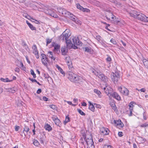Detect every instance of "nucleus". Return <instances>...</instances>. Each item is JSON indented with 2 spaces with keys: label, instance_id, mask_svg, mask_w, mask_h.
I'll return each instance as SVG.
<instances>
[{
  "label": "nucleus",
  "instance_id": "1",
  "mask_svg": "<svg viewBox=\"0 0 148 148\" xmlns=\"http://www.w3.org/2000/svg\"><path fill=\"white\" fill-rule=\"evenodd\" d=\"M70 36L69 33L64 32L60 37V39L61 40H65L67 48L70 49L72 47L76 49L77 48V45L82 46V43L79 41L77 38L73 37L72 38V41L69 39Z\"/></svg>",
  "mask_w": 148,
  "mask_h": 148
},
{
  "label": "nucleus",
  "instance_id": "2",
  "mask_svg": "<svg viewBox=\"0 0 148 148\" xmlns=\"http://www.w3.org/2000/svg\"><path fill=\"white\" fill-rule=\"evenodd\" d=\"M127 12L131 16L137 18L141 21L148 22V17L144 14L131 9H128Z\"/></svg>",
  "mask_w": 148,
  "mask_h": 148
},
{
  "label": "nucleus",
  "instance_id": "3",
  "mask_svg": "<svg viewBox=\"0 0 148 148\" xmlns=\"http://www.w3.org/2000/svg\"><path fill=\"white\" fill-rule=\"evenodd\" d=\"M118 90L120 93L125 96H128L129 94L128 90L123 86H118Z\"/></svg>",
  "mask_w": 148,
  "mask_h": 148
},
{
  "label": "nucleus",
  "instance_id": "4",
  "mask_svg": "<svg viewBox=\"0 0 148 148\" xmlns=\"http://www.w3.org/2000/svg\"><path fill=\"white\" fill-rule=\"evenodd\" d=\"M85 139H86V143L88 146H90L91 147H92V148H94V142L91 135H90L89 138L86 137Z\"/></svg>",
  "mask_w": 148,
  "mask_h": 148
},
{
  "label": "nucleus",
  "instance_id": "5",
  "mask_svg": "<svg viewBox=\"0 0 148 148\" xmlns=\"http://www.w3.org/2000/svg\"><path fill=\"white\" fill-rule=\"evenodd\" d=\"M41 58L42 63L46 66H47V63H49V61L46 55L44 54H42L41 55Z\"/></svg>",
  "mask_w": 148,
  "mask_h": 148
},
{
  "label": "nucleus",
  "instance_id": "6",
  "mask_svg": "<svg viewBox=\"0 0 148 148\" xmlns=\"http://www.w3.org/2000/svg\"><path fill=\"white\" fill-rule=\"evenodd\" d=\"M113 124L117 127L119 129L122 128L124 126V124L120 120L117 121L114 120Z\"/></svg>",
  "mask_w": 148,
  "mask_h": 148
},
{
  "label": "nucleus",
  "instance_id": "7",
  "mask_svg": "<svg viewBox=\"0 0 148 148\" xmlns=\"http://www.w3.org/2000/svg\"><path fill=\"white\" fill-rule=\"evenodd\" d=\"M112 73L113 74L112 75L113 78H112V79L114 83H115L116 82H118L120 77V76L118 72L117 71L115 72V73Z\"/></svg>",
  "mask_w": 148,
  "mask_h": 148
},
{
  "label": "nucleus",
  "instance_id": "8",
  "mask_svg": "<svg viewBox=\"0 0 148 148\" xmlns=\"http://www.w3.org/2000/svg\"><path fill=\"white\" fill-rule=\"evenodd\" d=\"M67 17L69 18L70 19L74 21L76 23L80 24V21H78L77 18L72 14L70 13V14Z\"/></svg>",
  "mask_w": 148,
  "mask_h": 148
},
{
  "label": "nucleus",
  "instance_id": "9",
  "mask_svg": "<svg viewBox=\"0 0 148 148\" xmlns=\"http://www.w3.org/2000/svg\"><path fill=\"white\" fill-rule=\"evenodd\" d=\"M76 76V75L72 72L69 71L68 73V78L72 82H73L74 81V79Z\"/></svg>",
  "mask_w": 148,
  "mask_h": 148
},
{
  "label": "nucleus",
  "instance_id": "10",
  "mask_svg": "<svg viewBox=\"0 0 148 148\" xmlns=\"http://www.w3.org/2000/svg\"><path fill=\"white\" fill-rule=\"evenodd\" d=\"M104 90H105L106 93L108 96L109 98L110 99L111 96V88L110 87H108L107 86L106 87H104L103 88Z\"/></svg>",
  "mask_w": 148,
  "mask_h": 148
},
{
  "label": "nucleus",
  "instance_id": "11",
  "mask_svg": "<svg viewBox=\"0 0 148 148\" xmlns=\"http://www.w3.org/2000/svg\"><path fill=\"white\" fill-rule=\"evenodd\" d=\"M52 118L55 124L58 126H60L61 123L58 118L55 116H53Z\"/></svg>",
  "mask_w": 148,
  "mask_h": 148
},
{
  "label": "nucleus",
  "instance_id": "12",
  "mask_svg": "<svg viewBox=\"0 0 148 148\" xmlns=\"http://www.w3.org/2000/svg\"><path fill=\"white\" fill-rule=\"evenodd\" d=\"M98 77L105 83H106L108 81V78L107 77L101 73H99Z\"/></svg>",
  "mask_w": 148,
  "mask_h": 148
},
{
  "label": "nucleus",
  "instance_id": "13",
  "mask_svg": "<svg viewBox=\"0 0 148 148\" xmlns=\"http://www.w3.org/2000/svg\"><path fill=\"white\" fill-rule=\"evenodd\" d=\"M83 78L81 77L78 76L76 75V76L75 77L74 81L73 82L76 83L81 84V82H83Z\"/></svg>",
  "mask_w": 148,
  "mask_h": 148
},
{
  "label": "nucleus",
  "instance_id": "14",
  "mask_svg": "<svg viewBox=\"0 0 148 148\" xmlns=\"http://www.w3.org/2000/svg\"><path fill=\"white\" fill-rule=\"evenodd\" d=\"M120 23V21L118 20V18L113 14H112V24H118Z\"/></svg>",
  "mask_w": 148,
  "mask_h": 148
},
{
  "label": "nucleus",
  "instance_id": "15",
  "mask_svg": "<svg viewBox=\"0 0 148 148\" xmlns=\"http://www.w3.org/2000/svg\"><path fill=\"white\" fill-rule=\"evenodd\" d=\"M112 97L118 101L121 100V97L118 93L116 92H114L112 93Z\"/></svg>",
  "mask_w": 148,
  "mask_h": 148
},
{
  "label": "nucleus",
  "instance_id": "16",
  "mask_svg": "<svg viewBox=\"0 0 148 148\" xmlns=\"http://www.w3.org/2000/svg\"><path fill=\"white\" fill-rule=\"evenodd\" d=\"M53 46L54 47V51L57 53H58L60 52V46L58 45V44H56L54 45Z\"/></svg>",
  "mask_w": 148,
  "mask_h": 148
},
{
  "label": "nucleus",
  "instance_id": "17",
  "mask_svg": "<svg viewBox=\"0 0 148 148\" xmlns=\"http://www.w3.org/2000/svg\"><path fill=\"white\" fill-rule=\"evenodd\" d=\"M83 50L89 53H92L93 52V50L90 47H86L83 48Z\"/></svg>",
  "mask_w": 148,
  "mask_h": 148
},
{
  "label": "nucleus",
  "instance_id": "18",
  "mask_svg": "<svg viewBox=\"0 0 148 148\" xmlns=\"http://www.w3.org/2000/svg\"><path fill=\"white\" fill-rule=\"evenodd\" d=\"M33 49V53L34 54H38V51L37 50V47L36 45H34L32 47Z\"/></svg>",
  "mask_w": 148,
  "mask_h": 148
},
{
  "label": "nucleus",
  "instance_id": "19",
  "mask_svg": "<svg viewBox=\"0 0 148 148\" xmlns=\"http://www.w3.org/2000/svg\"><path fill=\"white\" fill-rule=\"evenodd\" d=\"M112 109L116 113L118 112V110L114 102L112 101Z\"/></svg>",
  "mask_w": 148,
  "mask_h": 148
},
{
  "label": "nucleus",
  "instance_id": "20",
  "mask_svg": "<svg viewBox=\"0 0 148 148\" xmlns=\"http://www.w3.org/2000/svg\"><path fill=\"white\" fill-rule=\"evenodd\" d=\"M61 50L62 54L64 55H65L67 52L68 49L67 48L64 46L62 47Z\"/></svg>",
  "mask_w": 148,
  "mask_h": 148
},
{
  "label": "nucleus",
  "instance_id": "21",
  "mask_svg": "<svg viewBox=\"0 0 148 148\" xmlns=\"http://www.w3.org/2000/svg\"><path fill=\"white\" fill-rule=\"evenodd\" d=\"M56 68L58 69V71L62 74L64 75L65 73L64 71L58 65H56Z\"/></svg>",
  "mask_w": 148,
  "mask_h": 148
},
{
  "label": "nucleus",
  "instance_id": "22",
  "mask_svg": "<svg viewBox=\"0 0 148 148\" xmlns=\"http://www.w3.org/2000/svg\"><path fill=\"white\" fill-rule=\"evenodd\" d=\"M8 89V91L10 92H11L12 93H14L17 90L16 88L15 87L9 88Z\"/></svg>",
  "mask_w": 148,
  "mask_h": 148
},
{
  "label": "nucleus",
  "instance_id": "23",
  "mask_svg": "<svg viewBox=\"0 0 148 148\" xmlns=\"http://www.w3.org/2000/svg\"><path fill=\"white\" fill-rule=\"evenodd\" d=\"M89 103L90 104L89 106V109L93 112L94 111L95 109L94 106L89 101Z\"/></svg>",
  "mask_w": 148,
  "mask_h": 148
},
{
  "label": "nucleus",
  "instance_id": "24",
  "mask_svg": "<svg viewBox=\"0 0 148 148\" xmlns=\"http://www.w3.org/2000/svg\"><path fill=\"white\" fill-rule=\"evenodd\" d=\"M142 60L145 66L148 69V60L146 59H143Z\"/></svg>",
  "mask_w": 148,
  "mask_h": 148
},
{
  "label": "nucleus",
  "instance_id": "25",
  "mask_svg": "<svg viewBox=\"0 0 148 148\" xmlns=\"http://www.w3.org/2000/svg\"><path fill=\"white\" fill-rule=\"evenodd\" d=\"M26 23L27 25H28L29 28L32 30H35L36 29V28L34 27L33 25L29 23L27 21H26Z\"/></svg>",
  "mask_w": 148,
  "mask_h": 148
},
{
  "label": "nucleus",
  "instance_id": "26",
  "mask_svg": "<svg viewBox=\"0 0 148 148\" xmlns=\"http://www.w3.org/2000/svg\"><path fill=\"white\" fill-rule=\"evenodd\" d=\"M45 128L46 130H48L49 131H51L52 130V127L49 125L48 124H47L45 125Z\"/></svg>",
  "mask_w": 148,
  "mask_h": 148
},
{
  "label": "nucleus",
  "instance_id": "27",
  "mask_svg": "<svg viewBox=\"0 0 148 148\" xmlns=\"http://www.w3.org/2000/svg\"><path fill=\"white\" fill-rule=\"evenodd\" d=\"M46 13L50 15V16L52 15V13L54 12V10L52 9H48L45 12Z\"/></svg>",
  "mask_w": 148,
  "mask_h": 148
},
{
  "label": "nucleus",
  "instance_id": "28",
  "mask_svg": "<svg viewBox=\"0 0 148 148\" xmlns=\"http://www.w3.org/2000/svg\"><path fill=\"white\" fill-rule=\"evenodd\" d=\"M65 60L66 62L67 63V64H71V61L70 60V57L69 56H67V57H65Z\"/></svg>",
  "mask_w": 148,
  "mask_h": 148
},
{
  "label": "nucleus",
  "instance_id": "29",
  "mask_svg": "<svg viewBox=\"0 0 148 148\" xmlns=\"http://www.w3.org/2000/svg\"><path fill=\"white\" fill-rule=\"evenodd\" d=\"M63 12L62 14V15L65 16H66L68 17V16L70 14V12L64 9L63 10Z\"/></svg>",
  "mask_w": 148,
  "mask_h": 148
},
{
  "label": "nucleus",
  "instance_id": "30",
  "mask_svg": "<svg viewBox=\"0 0 148 148\" xmlns=\"http://www.w3.org/2000/svg\"><path fill=\"white\" fill-rule=\"evenodd\" d=\"M135 103L132 101L131 102L129 105V109L130 110H132L134 106V104H135Z\"/></svg>",
  "mask_w": 148,
  "mask_h": 148
},
{
  "label": "nucleus",
  "instance_id": "31",
  "mask_svg": "<svg viewBox=\"0 0 148 148\" xmlns=\"http://www.w3.org/2000/svg\"><path fill=\"white\" fill-rule=\"evenodd\" d=\"M108 129L106 130L103 128L100 130V132L106 135L108 133Z\"/></svg>",
  "mask_w": 148,
  "mask_h": 148
},
{
  "label": "nucleus",
  "instance_id": "32",
  "mask_svg": "<svg viewBox=\"0 0 148 148\" xmlns=\"http://www.w3.org/2000/svg\"><path fill=\"white\" fill-rule=\"evenodd\" d=\"M21 66V69L23 71H25L26 70L25 67L23 65V63L21 62L19 63V65H18V66Z\"/></svg>",
  "mask_w": 148,
  "mask_h": 148
},
{
  "label": "nucleus",
  "instance_id": "33",
  "mask_svg": "<svg viewBox=\"0 0 148 148\" xmlns=\"http://www.w3.org/2000/svg\"><path fill=\"white\" fill-rule=\"evenodd\" d=\"M23 132H25L27 133L29 130V128L28 126L25 125L24 127L23 128Z\"/></svg>",
  "mask_w": 148,
  "mask_h": 148
},
{
  "label": "nucleus",
  "instance_id": "34",
  "mask_svg": "<svg viewBox=\"0 0 148 148\" xmlns=\"http://www.w3.org/2000/svg\"><path fill=\"white\" fill-rule=\"evenodd\" d=\"M94 92L97 94L99 97H101V92L97 89H95Z\"/></svg>",
  "mask_w": 148,
  "mask_h": 148
},
{
  "label": "nucleus",
  "instance_id": "35",
  "mask_svg": "<svg viewBox=\"0 0 148 148\" xmlns=\"http://www.w3.org/2000/svg\"><path fill=\"white\" fill-rule=\"evenodd\" d=\"M70 121V118L69 116V115H67L66 116V119L65 121H64V123L65 124H66L68 122H69Z\"/></svg>",
  "mask_w": 148,
  "mask_h": 148
},
{
  "label": "nucleus",
  "instance_id": "36",
  "mask_svg": "<svg viewBox=\"0 0 148 148\" xmlns=\"http://www.w3.org/2000/svg\"><path fill=\"white\" fill-rule=\"evenodd\" d=\"M0 79L1 81L5 82H8L11 81V80H9V79L7 78L5 79L1 78Z\"/></svg>",
  "mask_w": 148,
  "mask_h": 148
},
{
  "label": "nucleus",
  "instance_id": "37",
  "mask_svg": "<svg viewBox=\"0 0 148 148\" xmlns=\"http://www.w3.org/2000/svg\"><path fill=\"white\" fill-rule=\"evenodd\" d=\"M78 112L81 115L85 116L86 114L84 113L81 110L79 109H77Z\"/></svg>",
  "mask_w": 148,
  "mask_h": 148
},
{
  "label": "nucleus",
  "instance_id": "38",
  "mask_svg": "<svg viewBox=\"0 0 148 148\" xmlns=\"http://www.w3.org/2000/svg\"><path fill=\"white\" fill-rule=\"evenodd\" d=\"M34 145L36 146H37L39 145V143L36 140H34V141L33 142Z\"/></svg>",
  "mask_w": 148,
  "mask_h": 148
},
{
  "label": "nucleus",
  "instance_id": "39",
  "mask_svg": "<svg viewBox=\"0 0 148 148\" xmlns=\"http://www.w3.org/2000/svg\"><path fill=\"white\" fill-rule=\"evenodd\" d=\"M30 72L31 74L32 75H33V78H36V74L34 73V71L32 69H31L30 71Z\"/></svg>",
  "mask_w": 148,
  "mask_h": 148
},
{
  "label": "nucleus",
  "instance_id": "40",
  "mask_svg": "<svg viewBox=\"0 0 148 148\" xmlns=\"http://www.w3.org/2000/svg\"><path fill=\"white\" fill-rule=\"evenodd\" d=\"M47 43L46 45L47 46L48 45L51 43L52 41V39L47 38L46 39Z\"/></svg>",
  "mask_w": 148,
  "mask_h": 148
},
{
  "label": "nucleus",
  "instance_id": "41",
  "mask_svg": "<svg viewBox=\"0 0 148 148\" xmlns=\"http://www.w3.org/2000/svg\"><path fill=\"white\" fill-rule=\"evenodd\" d=\"M77 7V8L79 9V10L82 11L83 7L81 6L79 4H76Z\"/></svg>",
  "mask_w": 148,
  "mask_h": 148
},
{
  "label": "nucleus",
  "instance_id": "42",
  "mask_svg": "<svg viewBox=\"0 0 148 148\" xmlns=\"http://www.w3.org/2000/svg\"><path fill=\"white\" fill-rule=\"evenodd\" d=\"M92 72L96 76H97L98 77V75H99L100 73H98V72L96 71L95 70H92Z\"/></svg>",
  "mask_w": 148,
  "mask_h": 148
},
{
  "label": "nucleus",
  "instance_id": "43",
  "mask_svg": "<svg viewBox=\"0 0 148 148\" xmlns=\"http://www.w3.org/2000/svg\"><path fill=\"white\" fill-rule=\"evenodd\" d=\"M64 8H58V12L60 13H61L62 14V13L63 12V10H64Z\"/></svg>",
  "mask_w": 148,
  "mask_h": 148
},
{
  "label": "nucleus",
  "instance_id": "44",
  "mask_svg": "<svg viewBox=\"0 0 148 148\" xmlns=\"http://www.w3.org/2000/svg\"><path fill=\"white\" fill-rule=\"evenodd\" d=\"M82 11L86 12H90V10L86 8H83V9H82Z\"/></svg>",
  "mask_w": 148,
  "mask_h": 148
},
{
  "label": "nucleus",
  "instance_id": "45",
  "mask_svg": "<svg viewBox=\"0 0 148 148\" xmlns=\"http://www.w3.org/2000/svg\"><path fill=\"white\" fill-rule=\"evenodd\" d=\"M49 107L50 108H51L52 109L54 110H56V106L54 105H51L49 106Z\"/></svg>",
  "mask_w": 148,
  "mask_h": 148
},
{
  "label": "nucleus",
  "instance_id": "46",
  "mask_svg": "<svg viewBox=\"0 0 148 148\" xmlns=\"http://www.w3.org/2000/svg\"><path fill=\"white\" fill-rule=\"evenodd\" d=\"M23 46L24 47H25V48L27 51H28V50L29 49V48H28V47L27 46L26 44V43H25V42L23 43Z\"/></svg>",
  "mask_w": 148,
  "mask_h": 148
},
{
  "label": "nucleus",
  "instance_id": "47",
  "mask_svg": "<svg viewBox=\"0 0 148 148\" xmlns=\"http://www.w3.org/2000/svg\"><path fill=\"white\" fill-rule=\"evenodd\" d=\"M94 105H95V107L97 108H99L100 109L101 108V106L99 104L95 103Z\"/></svg>",
  "mask_w": 148,
  "mask_h": 148
},
{
  "label": "nucleus",
  "instance_id": "48",
  "mask_svg": "<svg viewBox=\"0 0 148 148\" xmlns=\"http://www.w3.org/2000/svg\"><path fill=\"white\" fill-rule=\"evenodd\" d=\"M103 148H111V145H105L103 146Z\"/></svg>",
  "mask_w": 148,
  "mask_h": 148
},
{
  "label": "nucleus",
  "instance_id": "49",
  "mask_svg": "<svg viewBox=\"0 0 148 148\" xmlns=\"http://www.w3.org/2000/svg\"><path fill=\"white\" fill-rule=\"evenodd\" d=\"M31 18L32 19V20L34 21H33L35 22L36 23L38 24L40 23V22L39 21H38L36 20L35 19L33 18Z\"/></svg>",
  "mask_w": 148,
  "mask_h": 148
},
{
  "label": "nucleus",
  "instance_id": "50",
  "mask_svg": "<svg viewBox=\"0 0 148 148\" xmlns=\"http://www.w3.org/2000/svg\"><path fill=\"white\" fill-rule=\"evenodd\" d=\"M68 66L69 68V69L72 70V69H72V68L73 67L72 63H71V64H68Z\"/></svg>",
  "mask_w": 148,
  "mask_h": 148
},
{
  "label": "nucleus",
  "instance_id": "51",
  "mask_svg": "<svg viewBox=\"0 0 148 148\" xmlns=\"http://www.w3.org/2000/svg\"><path fill=\"white\" fill-rule=\"evenodd\" d=\"M29 79L32 82H37V80L35 79H33L31 78H29Z\"/></svg>",
  "mask_w": 148,
  "mask_h": 148
},
{
  "label": "nucleus",
  "instance_id": "52",
  "mask_svg": "<svg viewBox=\"0 0 148 148\" xmlns=\"http://www.w3.org/2000/svg\"><path fill=\"white\" fill-rule=\"evenodd\" d=\"M123 133L122 132H119L118 133V135L119 137H122L123 136Z\"/></svg>",
  "mask_w": 148,
  "mask_h": 148
},
{
  "label": "nucleus",
  "instance_id": "53",
  "mask_svg": "<svg viewBox=\"0 0 148 148\" xmlns=\"http://www.w3.org/2000/svg\"><path fill=\"white\" fill-rule=\"evenodd\" d=\"M52 14H53L52 15H51V16H53L55 18H57L58 17V16L57 14H54V12L53 13H52Z\"/></svg>",
  "mask_w": 148,
  "mask_h": 148
},
{
  "label": "nucleus",
  "instance_id": "54",
  "mask_svg": "<svg viewBox=\"0 0 148 148\" xmlns=\"http://www.w3.org/2000/svg\"><path fill=\"white\" fill-rule=\"evenodd\" d=\"M139 140H140L141 141V143H143L144 142V141H145L144 139L142 137H139Z\"/></svg>",
  "mask_w": 148,
  "mask_h": 148
},
{
  "label": "nucleus",
  "instance_id": "55",
  "mask_svg": "<svg viewBox=\"0 0 148 148\" xmlns=\"http://www.w3.org/2000/svg\"><path fill=\"white\" fill-rule=\"evenodd\" d=\"M148 126V124L146 123H144L141 125V127H146Z\"/></svg>",
  "mask_w": 148,
  "mask_h": 148
},
{
  "label": "nucleus",
  "instance_id": "56",
  "mask_svg": "<svg viewBox=\"0 0 148 148\" xmlns=\"http://www.w3.org/2000/svg\"><path fill=\"white\" fill-rule=\"evenodd\" d=\"M48 53H49V57H50V56H53V53L51 51H49L48 52Z\"/></svg>",
  "mask_w": 148,
  "mask_h": 148
},
{
  "label": "nucleus",
  "instance_id": "57",
  "mask_svg": "<svg viewBox=\"0 0 148 148\" xmlns=\"http://www.w3.org/2000/svg\"><path fill=\"white\" fill-rule=\"evenodd\" d=\"M112 3L116 5L117 3V1L115 0H112Z\"/></svg>",
  "mask_w": 148,
  "mask_h": 148
},
{
  "label": "nucleus",
  "instance_id": "58",
  "mask_svg": "<svg viewBox=\"0 0 148 148\" xmlns=\"http://www.w3.org/2000/svg\"><path fill=\"white\" fill-rule=\"evenodd\" d=\"M15 71L16 72L19 73L20 71V69H19V68H16L15 69Z\"/></svg>",
  "mask_w": 148,
  "mask_h": 148
},
{
  "label": "nucleus",
  "instance_id": "59",
  "mask_svg": "<svg viewBox=\"0 0 148 148\" xmlns=\"http://www.w3.org/2000/svg\"><path fill=\"white\" fill-rule=\"evenodd\" d=\"M20 128L19 126H16L15 128V131H17Z\"/></svg>",
  "mask_w": 148,
  "mask_h": 148
},
{
  "label": "nucleus",
  "instance_id": "60",
  "mask_svg": "<svg viewBox=\"0 0 148 148\" xmlns=\"http://www.w3.org/2000/svg\"><path fill=\"white\" fill-rule=\"evenodd\" d=\"M121 3L117 2V3H116V6L118 7H120L121 6Z\"/></svg>",
  "mask_w": 148,
  "mask_h": 148
},
{
  "label": "nucleus",
  "instance_id": "61",
  "mask_svg": "<svg viewBox=\"0 0 148 148\" xmlns=\"http://www.w3.org/2000/svg\"><path fill=\"white\" fill-rule=\"evenodd\" d=\"M40 143L41 144H44V140L42 138H40Z\"/></svg>",
  "mask_w": 148,
  "mask_h": 148
},
{
  "label": "nucleus",
  "instance_id": "62",
  "mask_svg": "<svg viewBox=\"0 0 148 148\" xmlns=\"http://www.w3.org/2000/svg\"><path fill=\"white\" fill-rule=\"evenodd\" d=\"M41 90L40 89H39L37 91L36 93L37 94H40L41 92Z\"/></svg>",
  "mask_w": 148,
  "mask_h": 148
},
{
  "label": "nucleus",
  "instance_id": "63",
  "mask_svg": "<svg viewBox=\"0 0 148 148\" xmlns=\"http://www.w3.org/2000/svg\"><path fill=\"white\" fill-rule=\"evenodd\" d=\"M43 99L46 101H48V99L46 97L44 96L43 97Z\"/></svg>",
  "mask_w": 148,
  "mask_h": 148
},
{
  "label": "nucleus",
  "instance_id": "64",
  "mask_svg": "<svg viewBox=\"0 0 148 148\" xmlns=\"http://www.w3.org/2000/svg\"><path fill=\"white\" fill-rule=\"evenodd\" d=\"M50 58H51V60H54L56 59L55 57L54 56H50Z\"/></svg>",
  "mask_w": 148,
  "mask_h": 148
}]
</instances>
